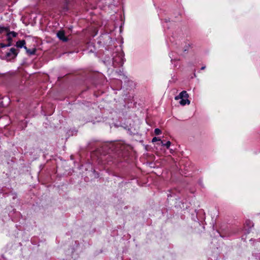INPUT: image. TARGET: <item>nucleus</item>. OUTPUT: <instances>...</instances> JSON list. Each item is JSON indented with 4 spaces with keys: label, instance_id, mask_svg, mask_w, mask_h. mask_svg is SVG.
I'll return each instance as SVG.
<instances>
[{
    "label": "nucleus",
    "instance_id": "f257e3e1",
    "mask_svg": "<svg viewBox=\"0 0 260 260\" xmlns=\"http://www.w3.org/2000/svg\"><path fill=\"white\" fill-rule=\"evenodd\" d=\"M188 93L186 91L184 90L181 92L178 95L175 96V99L176 100L180 99L179 103L182 106H184L186 104L189 105L190 104V101L188 100Z\"/></svg>",
    "mask_w": 260,
    "mask_h": 260
},
{
    "label": "nucleus",
    "instance_id": "f03ea898",
    "mask_svg": "<svg viewBox=\"0 0 260 260\" xmlns=\"http://www.w3.org/2000/svg\"><path fill=\"white\" fill-rule=\"evenodd\" d=\"M18 54V52L14 48H12L9 52H7L6 55V58L8 60H11L15 58Z\"/></svg>",
    "mask_w": 260,
    "mask_h": 260
},
{
    "label": "nucleus",
    "instance_id": "7ed1b4c3",
    "mask_svg": "<svg viewBox=\"0 0 260 260\" xmlns=\"http://www.w3.org/2000/svg\"><path fill=\"white\" fill-rule=\"evenodd\" d=\"M57 37L59 38V39L63 42H67L68 39L67 37L65 36V33L63 30H59L57 32Z\"/></svg>",
    "mask_w": 260,
    "mask_h": 260
},
{
    "label": "nucleus",
    "instance_id": "20e7f679",
    "mask_svg": "<svg viewBox=\"0 0 260 260\" xmlns=\"http://www.w3.org/2000/svg\"><path fill=\"white\" fill-rule=\"evenodd\" d=\"M17 33H16L15 31H10L8 34L7 35V40L8 41L9 43H11L12 41V38H15L17 36Z\"/></svg>",
    "mask_w": 260,
    "mask_h": 260
},
{
    "label": "nucleus",
    "instance_id": "39448f33",
    "mask_svg": "<svg viewBox=\"0 0 260 260\" xmlns=\"http://www.w3.org/2000/svg\"><path fill=\"white\" fill-rule=\"evenodd\" d=\"M10 32V27L9 26H0V34L6 33V35L8 34Z\"/></svg>",
    "mask_w": 260,
    "mask_h": 260
},
{
    "label": "nucleus",
    "instance_id": "423d86ee",
    "mask_svg": "<svg viewBox=\"0 0 260 260\" xmlns=\"http://www.w3.org/2000/svg\"><path fill=\"white\" fill-rule=\"evenodd\" d=\"M25 41L24 40H20L16 42V46L18 48H22L23 47L24 48V47H26L25 46Z\"/></svg>",
    "mask_w": 260,
    "mask_h": 260
},
{
    "label": "nucleus",
    "instance_id": "0eeeda50",
    "mask_svg": "<svg viewBox=\"0 0 260 260\" xmlns=\"http://www.w3.org/2000/svg\"><path fill=\"white\" fill-rule=\"evenodd\" d=\"M24 49H25L27 53L29 55H33L35 54L36 52V49H33L32 50L28 49L26 47H24Z\"/></svg>",
    "mask_w": 260,
    "mask_h": 260
},
{
    "label": "nucleus",
    "instance_id": "6e6552de",
    "mask_svg": "<svg viewBox=\"0 0 260 260\" xmlns=\"http://www.w3.org/2000/svg\"><path fill=\"white\" fill-rule=\"evenodd\" d=\"M154 133L156 135H159L161 133V131L160 129L157 128L154 129Z\"/></svg>",
    "mask_w": 260,
    "mask_h": 260
},
{
    "label": "nucleus",
    "instance_id": "1a4fd4ad",
    "mask_svg": "<svg viewBox=\"0 0 260 260\" xmlns=\"http://www.w3.org/2000/svg\"><path fill=\"white\" fill-rule=\"evenodd\" d=\"M11 46V43H8L7 44H4L3 43H1L0 44V46L2 47V48H4V47H9V46Z\"/></svg>",
    "mask_w": 260,
    "mask_h": 260
},
{
    "label": "nucleus",
    "instance_id": "9d476101",
    "mask_svg": "<svg viewBox=\"0 0 260 260\" xmlns=\"http://www.w3.org/2000/svg\"><path fill=\"white\" fill-rule=\"evenodd\" d=\"M160 141V139L157 137H154L152 140V142Z\"/></svg>",
    "mask_w": 260,
    "mask_h": 260
},
{
    "label": "nucleus",
    "instance_id": "9b49d317",
    "mask_svg": "<svg viewBox=\"0 0 260 260\" xmlns=\"http://www.w3.org/2000/svg\"><path fill=\"white\" fill-rule=\"evenodd\" d=\"M171 142L168 141L165 144V146L167 147V148H169L171 145Z\"/></svg>",
    "mask_w": 260,
    "mask_h": 260
},
{
    "label": "nucleus",
    "instance_id": "f8f14e48",
    "mask_svg": "<svg viewBox=\"0 0 260 260\" xmlns=\"http://www.w3.org/2000/svg\"><path fill=\"white\" fill-rule=\"evenodd\" d=\"M159 141L160 142V145H161L162 146H165V143H164V142H163V141H161V140H160V141Z\"/></svg>",
    "mask_w": 260,
    "mask_h": 260
},
{
    "label": "nucleus",
    "instance_id": "ddd939ff",
    "mask_svg": "<svg viewBox=\"0 0 260 260\" xmlns=\"http://www.w3.org/2000/svg\"><path fill=\"white\" fill-rule=\"evenodd\" d=\"M205 68V67H202L201 70H204Z\"/></svg>",
    "mask_w": 260,
    "mask_h": 260
}]
</instances>
